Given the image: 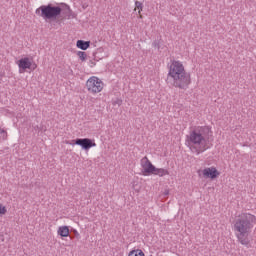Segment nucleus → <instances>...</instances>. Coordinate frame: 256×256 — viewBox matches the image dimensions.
Here are the masks:
<instances>
[{"label":"nucleus","instance_id":"1","mask_svg":"<svg viewBox=\"0 0 256 256\" xmlns=\"http://www.w3.org/2000/svg\"><path fill=\"white\" fill-rule=\"evenodd\" d=\"M166 83L170 87L187 91L191 85V74L185 71V66L181 62L173 60L169 67Z\"/></svg>","mask_w":256,"mask_h":256},{"label":"nucleus","instance_id":"2","mask_svg":"<svg viewBox=\"0 0 256 256\" xmlns=\"http://www.w3.org/2000/svg\"><path fill=\"white\" fill-rule=\"evenodd\" d=\"M256 225V217L253 214H243L241 217L236 219L234 223V231L236 233V237L241 245L244 247H251V240L249 239V235L251 231H253V227Z\"/></svg>","mask_w":256,"mask_h":256},{"label":"nucleus","instance_id":"3","mask_svg":"<svg viewBox=\"0 0 256 256\" xmlns=\"http://www.w3.org/2000/svg\"><path fill=\"white\" fill-rule=\"evenodd\" d=\"M211 133V128L208 126H200L195 128L190 132L188 136V143L190 145H199L200 148L196 149L197 155L207 151V139H209V134Z\"/></svg>","mask_w":256,"mask_h":256},{"label":"nucleus","instance_id":"4","mask_svg":"<svg viewBox=\"0 0 256 256\" xmlns=\"http://www.w3.org/2000/svg\"><path fill=\"white\" fill-rule=\"evenodd\" d=\"M36 15H41L45 21H57L61 17V7L53 4L42 5L36 9Z\"/></svg>","mask_w":256,"mask_h":256},{"label":"nucleus","instance_id":"5","mask_svg":"<svg viewBox=\"0 0 256 256\" xmlns=\"http://www.w3.org/2000/svg\"><path fill=\"white\" fill-rule=\"evenodd\" d=\"M89 93H101L103 91V82L97 76L90 77L86 82Z\"/></svg>","mask_w":256,"mask_h":256},{"label":"nucleus","instance_id":"6","mask_svg":"<svg viewBox=\"0 0 256 256\" xmlns=\"http://www.w3.org/2000/svg\"><path fill=\"white\" fill-rule=\"evenodd\" d=\"M72 145H79L84 151H89L91 147H97L95 140L91 138H77L72 140Z\"/></svg>","mask_w":256,"mask_h":256},{"label":"nucleus","instance_id":"7","mask_svg":"<svg viewBox=\"0 0 256 256\" xmlns=\"http://www.w3.org/2000/svg\"><path fill=\"white\" fill-rule=\"evenodd\" d=\"M141 167H142V173L145 176L153 175V173H155V165L151 163V161L149 160V158H147V156L141 159Z\"/></svg>","mask_w":256,"mask_h":256},{"label":"nucleus","instance_id":"8","mask_svg":"<svg viewBox=\"0 0 256 256\" xmlns=\"http://www.w3.org/2000/svg\"><path fill=\"white\" fill-rule=\"evenodd\" d=\"M61 13L64 15L65 19H75V12L71 10V7L66 3H61L60 6Z\"/></svg>","mask_w":256,"mask_h":256},{"label":"nucleus","instance_id":"9","mask_svg":"<svg viewBox=\"0 0 256 256\" xmlns=\"http://www.w3.org/2000/svg\"><path fill=\"white\" fill-rule=\"evenodd\" d=\"M17 65L20 69V73H24V71H27V69H31L32 62L29 57H24L18 60Z\"/></svg>","mask_w":256,"mask_h":256},{"label":"nucleus","instance_id":"10","mask_svg":"<svg viewBox=\"0 0 256 256\" xmlns=\"http://www.w3.org/2000/svg\"><path fill=\"white\" fill-rule=\"evenodd\" d=\"M218 175H219V171L215 167L205 168L203 170V176L206 179H217Z\"/></svg>","mask_w":256,"mask_h":256},{"label":"nucleus","instance_id":"11","mask_svg":"<svg viewBox=\"0 0 256 256\" xmlns=\"http://www.w3.org/2000/svg\"><path fill=\"white\" fill-rule=\"evenodd\" d=\"M76 46L78 47V49H81L82 51H87L89 47H91V41L78 40L76 42Z\"/></svg>","mask_w":256,"mask_h":256},{"label":"nucleus","instance_id":"12","mask_svg":"<svg viewBox=\"0 0 256 256\" xmlns=\"http://www.w3.org/2000/svg\"><path fill=\"white\" fill-rule=\"evenodd\" d=\"M58 235H60V237H69V226H60L58 228Z\"/></svg>","mask_w":256,"mask_h":256},{"label":"nucleus","instance_id":"13","mask_svg":"<svg viewBox=\"0 0 256 256\" xmlns=\"http://www.w3.org/2000/svg\"><path fill=\"white\" fill-rule=\"evenodd\" d=\"M152 175H158V177H165V175H169V170L155 167Z\"/></svg>","mask_w":256,"mask_h":256},{"label":"nucleus","instance_id":"14","mask_svg":"<svg viewBox=\"0 0 256 256\" xmlns=\"http://www.w3.org/2000/svg\"><path fill=\"white\" fill-rule=\"evenodd\" d=\"M70 239H79L81 237V235L79 234V232L75 229H72L70 231V235H69Z\"/></svg>","mask_w":256,"mask_h":256},{"label":"nucleus","instance_id":"15","mask_svg":"<svg viewBox=\"0 0 256 256\" xmlns=\"http://www.w3.org/2000/svg\"><path fill=\"white\" fill-rule=\"evenodd\" d=\"M128 256H145V253H143V250H132L130 251Z\"/></svg>","mask_w":256,"mask_h":256},{"label":"nucleus","instance_id":"16","mask_svg":"<svg viewBox=\"0 0 256 256\" xmlns=\"http://www.w3.org/2000/svg\"><path fill=\"white\" fill-rule=\"evenodd\" d=\"M77 56L79 57L80 60L87 61V53L86 52L79 51L77 53Z\"/></svg>","mask_w":256,"mask_h":256},{"label":"nucleus","instance_id":"17","mask_svg":"<svg viewBox=\"0 0 256 256\" xmlns=\"http://www.w3.org/2000/svg\"><path fill=\"white\" fill-rule=\"evenodd\" d=\"M0 139L7 140V131L5 129H0Z\"/></svg>","mask_w":256,"mask_h":256},{"label":"nucleus","instance_id":"18","mask_svg":"<svg viewBox=\"0 0 256 256\" xmlns=\"http://www.w3.org/2000/svg\"><path fill=\"white\" fill-rule=\"evenodd\" d=\"M152 45L153 47H155V49H158V51L161 49V44L159 43V40H154Z\"/></svg>","mask_w":256,"mask_h":256},{"label":"nucleus","instance_id":"19","mask_svg":"<svg viewBox=\"0 0 256 256\" xmlns=\"http://www.w3.org/2000/svg\"><path fill=\"white\" fill-rule=\"evenodd\" d=\"M5 213H7V208L0 204V215H5Z\"/></svg>","mask_w":256,"mask_h":256},{"label":"nucleus","instance_id":"20","mask_svg":"<svg viewBox=\"0 0 256 256\" xmlns=\"http://www.w3.org/2000/svg\"><path fill=\"white\" fill-rule=\"evenodd\" d=\"M135 7H136V9L143 10V3H141L140 1H136L135 2Z\"/></svg>","mask_w":256,"mask_h":256},{"label":"nucleus","instance_id":"21","mask_svg":"<svg viewBox=\"0 0 256 256\" xmlns=\"http://www.w3.org/2000/svg\"><path fill=\"white\" fill-rule=\"evenodd\" d=\"M31 69L32 71H35V69H37V64H32Z\"/></svg>","mask_w":256,"mask_h":256},{"label":"nucleus","instance_id":"22","mask_svg":"<svg viewBox=\"0 0 256 256\" xmlns=\"http://www.w3.org/2000/svg\"><path fill=\"white\" fill-rule=\"evenodd\" d=\"M167 195H169V190L164 191V196L167 197Z\"/></svg>","mask_w":256,"mask_h":256},{"label":"nucleus","instance_id":"23","mask_svg":"<svg viewBox=\"0 0 256 256\" xmlns=\"http://www.w3.org/2000/svg\"><path fill=\"white\" fill-rule=\"evenodd\" d=\"M91 64H92V65H95V62L91 61Z\"/></svg>","mask_w":256,"mask_h":256}]
</instances>
